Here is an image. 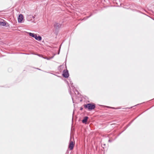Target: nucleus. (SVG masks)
<instances>
[{
	"mask_svg": "<svg viewBox=\"0 0 154 154\" xmlns=\"http://www.w3.org/2000/svg\"><path fill=\"white\" fill-rule=\"evenodd\" d=\"M72 100H73V97H72Z\"/></svg>",
	"mask_w": 154,
	"mask_h": 154,
	"instance_id": "19",
	"label": "nucleus"
},
{
	"mask_svg": "<svg viewBox=\"0 0 154 154\" xmlns=\"http://www.w3.org/2000/svg\"><path fill=\"white\" fill-rule=\"evenodd\" d=\"M75 91L77 92V93H78V91H77L76 90H75Z\"/></svg>",
	"mask_w": 154,
	"mask_h": 154,
	"instance_id": "15",
	"label": "nucleus"
},
{
	"mask_svg": "<svg viewBox=\"0 0 154 154\" xmlns=\"http://www.w3.org/2000/svg\"><path fill=\"white\" fill-rule=\"evenodd\" d=\"M82 109H83V108H81L80 109V110H82Z\"/></svg>",
	"mask_w": 154,
	"mask_h": 154,
	"instance_id": "16",
	"label": "nucleus"
},
{
	"mask_svg": "<svg viewBox=\"0 0 154 154\" xmlns=\"http://www.w3.org/2000/svg\"><path fill=\"white\" fill-rule=\"evenodd\" d=\"M84 106L85 108H87L89 110L94 109L95 107V105L91 103H88L87 104H85Z\"/></svg>",
	"mask_w": 154,
	"mask_h": 154,
	"instance_id": "1",
	"label": "nucleus"
},
{
	"mask_svg": "<svg viewBox=\"0 0 154 154\" xmlns=\"http://www.w3.org/2000/svg\"><path fill=\"white\" fill-rule=\"evenodd\" d=\"M0 25L3 26H5L6 25V23L5 22L0 21Z\"/></svg>",
	"mask_w": 154,
	"mask_h": 154,
	"instance_id": "9",
	"label": "nucleus"
},
{
	"mask_svg": "<svg viewBox=\"0 0 154 154\" xmlns=\"http://www.w3.org/2000/svg\"><path fill=\"white\" fill-rule=\"evenodd\" d=\"M61 26V25L58 23H56L54 24V28L57 29L60 28Z\"/></svg>",
	"mask_w": 154,
	"mask_h": 154,
	"instance_id": "5",
	"label": "nucleus"
},
{
	"mask_svg": "<svg viewBox=\"0 0 154 154\" xmlns=\"http://www.w3.org/2000/svg\"><path fill=\"white\" fill-rule=\"evenodd\" d=\"M90 16H89V17H87V18H88V17H89Z\"/></svg>",
	"mask_w": 154,
	"mask_h": 154,
	"instance_id": "18",
	"label": "nucleus"
},
{
	"mask_svg": "<svg viewBox=\"0 0 154 154\" xmlns=\"http://www.w3.org/2000/svg\"><path fill=\"white\" fill-rule=\"evenodd\" d=\"M29 16L31 17H32L33 18V19H34V18L35 17L34 16H33L32 15H30Z\"/></svg>",
	"mask_w": 154,
	"mask_h": 154,
	"instance_id": "11",
	"label": "nucleus"
},
{
	"mask_svg": "<svg viewBox=\"0 0 154 154\" xmlns=\"http://www.w3.org/2000/svg\"><path fill=\"white\" fill-rule=\"evenodd\" d=\"M23 19V16L22 14H20L19 15L18 17V21L19 23H21Z\"/></svg>",
	"mask_w": 154,
	"mask_h": 154,
	"instance_id": "4",
	"label": "nucleus"
},
{
	"mask_svg": "<svg viewBox=\"0 0 154 154\" xmlns=\"http://www.w3.org/2000/svg\"><path fill=\"white\" fill-rule=\"evenodd\" d=\"M70 84H71V86L73 88V86L72 85V83H71V82H70Z\"/></svg>",
	"mask_w": 154,
	"mask_h": 154,
	"instance_id": "13",
	"label": "nucleus"
},
{
	"mask_svg": "<svg viewBox=\"0 0 154 154\" xmlns=\"http://www.w3.org/2000/svg\"><path fill=\"white\" fill-rule=\"evenodd\" d=\"M74 92L75 93V94H76V93L75 91H74Z\"/></svg>",
	"mask_w": 154,
	"mask_h": 154,
	"instance_id": "20",
	"label": "nucleus"
},
{
	"mask_svg": "<svg viewBox=\"0 0 154 154\" xmlns=\"http://www.w3.org/2000/svg\"><path fill=\"white\" fill-rule=\"evenodd\" d=\"M60 49H59L58 52V54H59L60 53Z\"/></svg>",
	"mask_w": 154,
	"mask_h": 154,
	"instance_id": "14",
	"label": "nucleus"
},
{
	"mask_svg": "<svg viewBox=\"0 0 154 154\" xmlns=\"http://www.w3.org/2000/svg\"><path fill=\"white\" fill-rule=\"evenodd\" d=\"M74 144L73 143L72 141H70L69 143V148L70 149V150H71L73 149L74 147Z\"/></svg>",
	"mask_w": 154,
	"mask_h": 154,
	"instance_id": "3",
	"label": "nucleus"
},
{
	"mask_svg": "<svg viewBox=\"0 0 154 154\" xmlns=\"http://www.w3.org/2000/svg\"><path fill=\"white\" fill-rule=\"evenodd\" d=\"M109 142H111V141H110V140H109Z\"/></svg>",
	"mask_w": 154,
	"mask_h": 154,
	"instance_id": "17",
	"label": "nucleus"
},
{
	"mask_svg": "<svg viewBox=\"0 0 154 154\" xmlns=\"http://www.w3.org/2000/svg\"><path fill=\"white\" fill-rule=\"evenodd\" d=\"M28 33L29 34V36L34 38H35V36L36 35V34H35L34 33H32L31 32H28Z\"/></svg>",
	"mask_w": 154,
	"mask_h": 154,
	"instance_id": "8",
	"label": "nucleus"
},
{
	"mask_svg": "<svg viewBox=\"0 0 154 154\" xmlns=\"http://www.w3.org/2000/svg\"><path fill=\"white\" fill-rule=\"evenodd\" d=\"M35 38L36 40L38 41H41L42 39V37L41 36L39 35H38V36L37 34L35 36Z\"/></svg>",
	"mask_w": 154,
	"mask_h": 154,
	"instance_id": "6",
	"label": "nucleus"
},
{
	"mask_svg": "<svg viewBox=\"0 0 154 154\" xmlns=\"http://www.w3.org/2000/svg\"><path fill=\"white\" fill-rule=\"evenodd\" d=\"M107 107L109 108H112L113 109H117V108H115L112 107H109V106H107Z\"/></svg>",
	"mask_w": 154,
	"mask_h": 154,
	"instance_id": "12",
	"label": "nucleus"
},
{
	"mask_svg": "<svg viewBox=\"0 0 154 154\" xmlns=\"http://www.w3.org/2000/svg\"><path fill=\"white\" fill-rule=\"evenodd\" d=\"M88 119V117L87 116H85V117H84L83 119L82 120V122L83 123H86L87 122Z\"/></svg>",
	"mask_w": 154,
	"mask_h": 154,
	"instance_id": "7",
	"label": "nucleus"
},
{
	"mask_svg": "<svg viewBox=\"0 0 154 154\" xmlns=\"http://www.w3.org/2000/svg\"><path fill=\"white\" fill-rule=\"evenodd\" d=\"M55 54H54V55L52 57H50V58H46V59H47L48 60H49L50 59H51L53 58L54 57V56L55 55Z\"/></svg>",
	"mask_w": 154,
	"mask_h": 154,
	"instance_id": "10",
	"label": "nucleus"
},
{
	"mask_svg": "<svg viewBox=\"0 0 154 154\" xmlns=\"http://www.w3.org/2000/svg\"><path fill=\"white\" fill-rule=\"evenodd\" d=\"M63 76L65 78H67L69 77L68 71L67 69L64 70L63 71Z\"/></svg>",
	"mask_w": 154,
	"mask_h": 154,
	"instance_id": "2",
	"label": "nucleus"
}]
</instances>
